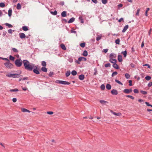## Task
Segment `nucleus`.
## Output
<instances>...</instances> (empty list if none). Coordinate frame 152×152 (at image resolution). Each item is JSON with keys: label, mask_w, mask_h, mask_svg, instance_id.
I'll return each mask as SVG.
<instances>
[{"label": "nucleus", "mask_w": 152, "mask_h": 152, "mask_svg": "<svg viewBox=\"0 0 152 152\" xmlns=\"http://www.w3.org/2000/svg\"><path fill=\"white\" fill-rule=\"evenodd\" d=\"M23 63L25 68L28 70L31 71L34 68H37V67L35 66L34 64L32 63L30 64L29 62L27 60H24L23 61Z\"/></svg>", "instance_id": "nucleus-1"}, {"label": "nucleus", "mask_w": 152, "mask_h": 152, "mask_svg": "<svg viewBox=\"0 0 152 152\" xmlns=\"http://www.w3.org/2000/svg\"><path fill=\"white\" fill-rule=\"evenodd\" d=\"M4 65L7 68L9 69H11L13 68V64L10 63V61L5 63L4 64Z\"/></svg>", "instance_id": "nucleus-2"}, {"label": "nucleus", "mask_w": 152, "mask_h": 152, "mask_svg": "<svg viewBox=\"0 0 152 152\" xmlns=\"http://www.w3.org/2000/svg\"><path fill=\"white\" fill-rule=\"evenodd\" d=\"M15 64L17 67H20L22 65V61L20 59H17L15 61Z\"/></svg>", "instance_id": "nucleus-3"}, {"label": "nucleus", "mask_w": 152, "mask_h": 152, "mask_svg": "<svg viewBox=\"0 0 152 152\" xmlns=\"http://www.w3.org/2000/svg\"><path fill=\"white\" fill-rule=\"evenodd\" d=\"M18 75L15 74L9 73L6 75V76L9 77L17 78Z\"/></svg>", "instance_id": "nucleus-4"}, {"label": "nucleus", "mask_w": 152, "mask_h": 152, "mask_svg": "<svg viewBox=\"0 0 152 152\" xmlns=\"http://www.w3.org/2000/svg\"><path fill=\"white\" fill-rule=\"evenodd\" d=\"M132 89H125L124 90L123 92L125 93L126 94H129L130 93H131L132 92Z\"/></svg>", "instance_id": "nucleus-5"}, {"label": "nucleus", "mask_w": 152, "mask_h": 152, "mask_svg": "<svg viewBox=\"0 0 152 152\" xmlns=\"http://www.w3.org/2000/svg\"><path fill=\"white\" fill-rule=\"evenodd\" d=\"M111 93L113 95H117L118 94L117 91L115 89L112 90L111 91Z\"/></svg>", "instance_id": "nucleus-6"}, {"label": "nucleus", "mask_w": 152, "mask_h": 152, "mask_svg": "<svg viewBox=\"0 0 152 152\" xmlns=\"http://www.w3.org/2000/svg\"><path fill=\"white\" fill-rule=\"evenodd\" d=\"M19 36L21 39L25 38L26 36L23 33H20L19 34Z\"/></svg>", "instance_id": "nucleus-7"}, {"label": "nucleus", "mask_w": 152, "mask_h": 152, "mask_svg": "<svg viewBox=\"0 0 152 152\" xmlns=\"http://www.w3.org/2000/svg\"><path fill=\"white\" fill-rule=\"evenodd\" d=\"M99 102L103 105H106L108 103L107 102L102 100H100Z\"/></svg>", "instance_id": "nucleus-8"}, {"label": "nucleus", "mask_w": 152, "mask_h": 152, "mask_svg": "<svg viewBox=\"0 0 152 152\" xmlns=\"http://www.w3.org/2000/svg\"><path fill=\"white\" fill-rule=\"evenodd\" d=\"M70 84L68 82L61 80L60 84L63 85H69Z\"/></svg>", "instance_id": "nucleus-9"}, {"label": "nucleus", "mask_w": 152, "mask_h": 152, "mask_svg": "<svg viewBox=\"0 0 152 152\" xmlns=\"http://www.w3.org/2000/svg\"><path fill=\"white\" fill-rule=\"evenodd\" d=\"M116 57V55L114 53H111L110 54L109 57L110 58H114Z\"/></svg>", "instance_id": "nucleus-10"}, {"label": "nucleus", "mask_w": 152, "mask_h": 152, "mask_svg": "<svg viewBox=\"0 0 152 152\" xmlns=\"http://www.w3.org/2000/svg\"><path fill=\"white\" fill-rule=\"evenodd\" d=\"M110 61L111 63L114 64L116 63L117 61L116 59L114 58H110Z\"/></svg>", "instance_id": "nucleus-11"}, {"label": "nucleus", "mask_w": 152, "mask_h": 152, "mask_svg": "<svg viewBox=\"0 0 152 152\" xmlns=\"http://www.w3.org/2000/svg\"><path fill=\"white\" fill-rule=\"evenodd\" d=\"M21 111L23 112V113H26V112H28V113H30L31 112V111H30L29 110L26 109L24 108H22L21 109Z\"/></svg>", "instance_id": "nucleus-12"}, {"label": "nucleus", "mask_w": 152, "mask_h": 152, "mask_svg": "<svg viewBox=\"0 0 152 152\" xmlns=\"http://www.w3.org/2000/svg\"><path fill=\"white\" fill-rule=\"evenodd\" d=\"M128 27H129L128 25H126L124 27L123 30L122 31V32L123 33L125 32L126 31V30H127V29L128 28Z\"/></svg>", "instance_id": "nucleus-13"}, {"label": "nucleus", "mask_w": 152, "mask_h": 152, "mask_svg": "<svg viewBox=\"0 0 152 152\" xmlns=\"http://www.w3.org/2000/svg\"><path fill=\"white\" fill-rule=\"evenodd\" d=\"M78 60L80 61H85L86 60V58L84 57H80L78 58Z\"/></svg>", "instance_id": "nucleus-14"}, {"label": "nucleus", "mask_w": 152, "mask_h": 152, "mask_svg": "<svg viewBox=\"0 0 152 152\" xmlns=\"http://www.w3.org/2000/svg\"><path fill=\"white\" fill-rule=\"evenodd\" d=\"M36 69H34L33 70V72H34L37 74H39V71L38 70V69H37V68H36Z\"/></svg>", "instance_id": "nucleus-15"}, {"label": "nucleus", "mask_w": 152, "mask_h": 152, "mask_svg": "<svg viewBox=\"0 0 152 152\" xmlns=\"http://www.w3.org/2000/svg\"><path fill=\"white\" fill-rule=\"evenodd\" d=\"M111 112L114 115H115L120 116L121 115V114L120 113H116L115 112H113L112 111H111Z\"/></svg>", "instance_id": "nucleus-16"}, {"label": "nucleus", "mask_w": 152, "mask_h": 152, "mask_svg": "<svg viewBox=\"0 0 152 152\" xmlns=\"http://www.w3.org/2000/svg\"><path fill=\"white\" fill-rule=\"evenodd\" d=\"M118 60L119 62H121L122 61V57L121 55H118Z\"/></svg>", "instance_id": "nucleus-17"}, {"label": "nucleus", "mask_w": 152, "mask_h": 152, "mask_svg": "<svg viewBox=\"0 0 152 152\" xmlns=\"http://www.w3.org/2000/svg\"><path fill=\"white\" fill-rule=\"evenodd\" d=\"M12 10L11 9H10L8 11V15L9 17H10L12 15Z\"/></svg>", "instance_id": "nucleus-18"}, {"label": "nucleus", "mask_w": 152, "mask_h": 152, "mask_svg": "<svg viewBox=\"0 0 152 152\" xmlns=\"http://www.w3.org/2000/svg\"><path fill=\"white\" fill-rule=\"evenodd\" d=\"M79 78L81 80H83L84 78V76L83 75H80L79 77Z\"/></svg>", "instance_id": "nucleus-19"}, {"label": "nucleus", "mask_w": 152, "mask_h": 152, "mask_svg": "<svg viewBox=\"0 0 152 152\" xmlns=\"http://www.w3.org/2000/svg\"><path fill=\"white\" fill-rule=\"evenodd\" d=\"M66 11H63L61 13V15L63 17H65L66 15Z\"/></svg>", "instance_id": "nucleus-20"}, {"label": "nucleus", "mask_w": 152, "mask_h": 152, "mask_svg": "<svg viewBox=\"0 0 152 152\" xmlns=\"http://www.w3.org/2000/svg\"><path fill=\"white\" fill-rule=\"evenodd\" d=\"M75 19L74 18H72L69 19L68 22L69 23H72L74 21Z\"/></svg>", "instance_id": "nucleus-21"}, {"label": "nucleus", "mask_w": 152, "mask_h": 152, "mask_svg": "<svg viewBox=\"0 0 152 152\" xmlns=\"http://www.w3.org/2000/svg\"><path fill=\"white\" fill-rule=\"evenodd\" d=\"M113 67L117 69H119V66L118 65L116 64H114L113 65Z\"/></svg>", "instance_id": "nucleus-22"}, {"label": "nucleus", "mask_w": 152, "mask_h": 152, "mask_svg": "<svg viewBox=\"0 0 152 152\" xmlns=\"http://www.w3.org/2000/svg\"><path fill=\"white\" fill-rule=\"evenodd\" d=\"M121 53L124 56V57H126L127 55V52L126 50L121 52Z\"/></svg>", "instance_id": "nucleus-23"}, {"label": "nucleus", "mask_w": 152, "mask_h": 152, "mask_svg": "<svg viewBox=\"0 0 152 152\" xmlns=\"http://www.w3.org/2000/svg\"><path fill=\"white\" fill-rule=\"evenodd\" d=\"M21 8V5L20 4L18 3L17 5V8L18 10H20Z\"/></svg>", "instance_id": "nucleus-24"}, {"label": "nucleus", "mask_w": 152, "mask_h": 152, "mask_svg": "<svg viewBox=\"0 0 152 152\" xmlns=\"http://www.w3.org/2000/svg\"><path fill=\"white\" fill-rule=\"evenodd\" d=\"M41 70L44 72H46L47 71V69L45 67H42L41 68Z\"/></svg>", "instance_id": "nucleus-25"}, {"label": "nucleus", "mask_w": 152, "mask_h": 152, "mask_svg": "<svg viewBox=\"0 0 152 152\" xmlns=\"http://www.w3.org/2000/svg\"><path fill=\"white\" fill-rule=\"evenodd\" d=\"M22 29L24 31H27L28 30V27L26 26H24L22 27Z\"/></svg>", "instance_id": "nucleus-26"}, {"label": "nucleus", "mask_w": 152, "mask_h": 152, "mask_svg": "<svg viewBox=\"0 0 152 152\" xmlns=\"http://www.w3.org/2000/svg\"><path fill=\"white\" fill-rule=\"evenodd\" d=\"M106 88L108 90H110L111 89V85L109 84H107L106 86Z\"/></svg>", "instance_id": "nucleus-27"}, {"label": "nucleus", "mask_w": 152, "mask_h": 152, "mask_svg": "<svg viewBox=\"0 0 152 152\" xmlns=\"http://www.w3.org/2000/svg\"><path fill=\"white\" fill-rule=\"evenodd\" d=\"M71 74L75 76L77 75V72L76 71L73 70L71 72Z\"/></svg>", "instance_id": "nucleus-28"}, {"label": "nucleus", "mask_w": 152, "mask_h": 152, "mask_svg": "<svg viewBox=\"0 0 152 152\" xmlns=\"http://www.w3.org/2000/svg\"><path fill=\"white\" fill-rule=\"evenodd\" d=\"M83 55L85 56H87L88 55V52L87 51L85 50L83 51Z\"/></svg>", "instance_id": "nucleus-29"}, {"label": "nucleus", "mask_w": 152, "mask_h": 152, "mask_svg": "<svg viewBox=\"0 0 152 152\" xmlns=\"http://www.w3.org/2000/svg\"><path fill=\"white\" fill-rule=\"evenodd\" d=\"M125 76L126 78L127 79H129L130 77V75L128 73L125 74Z\"/></svg>", "instance_id": "nucleus-30"}, {"label": "nucleus", "mask_w": 152, "mask_h": 152, "mask_svg": "<svg viewBox=\"0 0 152 152\" xmlns=\"http://www.w3.org/2000/svg\"><path fill=\"white\" fill-rule=\"evenodd\" d=\"M61 48L64 50H66V48L65 45L63 44H61Z\"/></svg>", "instance_id": "nucleus-31"}, {"label": "nucleus", "mask_w": 152, "mask_h": 152, "mask_svg": "<svg viewBox=\"0 0 152 152\" xmlns=\"http://www.w3.org/2000/svg\"><path fill=\"white\" fill-rule=\"evenodd\" d=\"M70 72L69 71H67L66 73V77H68L70 74Z\"/></svg>", "instance_id": "nucleus-32"}, {"label": "nucleus", "mask_w": 152, "mask_h": 152, "mask_svg": "<svg viewBox=\"0 0 152 152\" xmlns=\"http://www.w3.org/2000/svg\"><path fill=\"white\" fill-rule=\"evenodd\" d=\"M102 38V36L101 35H97L96 38V40L97 41H98L100 40Z\"/></svg>", "instance_id": "nucleus-33"}, {"label": "nucleus", "mask_w": 152, "mask_h": 152, "mask_svg": "<svg viewBox=\"0 0 152 152\" xmlns=\"http://www.w3.org/2000/svg\"><path fill=\"white\" fill-rule=\"evenodd\" d=\"M2 59L3 60H4L5 61H6L7 62L9 61L10 60L6 58H2L0 57V59Z\"/></svg>", "instance_id": "nucleus-34"}, {"label": "nucleus", "mask_w": 152, "mask_h": 152, "mask_svg": "<svg viewBox=\"0 0 152 152\" xmlns=\"http://www.w3.org/2000/svg\"><path fill=\"white\" fill-rule=\"evenodd\" d=\"M11 92H17L18 91V90L17 88L11 89L10 90Z\"/></svg>", "instance_id": "nucleus-35"}, {"label": "nucleus", "mask_w": 152, "mask_h": 152, "mask_svg": "<svg viewBox=\"0 0 152 152\" xmlns=\"http://www.w3.org/2000/svg\"><path fill=\"white\" fill-rule=\"evenodd\" d=\"M149 10H150V9L149 8H147L146 10L145 11V15L146 16H148V12Z\"/></svg>", "instance_id": "nucleus-36"}, {"label": "nucleus", "mask_w": 152, "mask_h": 152, "mask_svg": "<svg viewBox=\"0 0 152 152\" xmlns=\"http://www.w3.org/2000/svg\"><path fill=\"white\" fill-rule=\"evenodd\" d=\"M51 13L53 15H56L57 14V12L55 10L54 12H51Z\"/></svg>", "instance_id": "nucleus-37"}, {"label": "nucleus", "mask_w": 152, "mask_h": 152, "mask_svg": "<svg viewBox=\"0 0 152 152\" xmlns=\"http://www.w3.org/2000/svg\"><path fill=\"white\" fill-rule=\"evenodd\" d=\"M126 96L127 97L130 98L132 99H134V98L133 96H131V95H126Z\"/></svg>", "instance_id": "nucleus-38"}, {"label": "nucleus", "mask_w": 152, "mask_h": 152, "mask_svg": "<svg viewBox=\"0 0 152 152\" xmlns=\"http://www.w3.org/2000/svg\"><path fill=\"white\" fill-rule=\"evenodd\" d=\"M5 5L4 3L1 2L0 3V7H5Z\"/></svg>", "instance_id": "nucleus-39"}, {"label": "nucleus", "mask_w": 152, "mask_h": 152, "mask_svg": "<svg viewBox=\"0 0 152 152\" xmlns=\"http://www.w3.org/2000/svg\"><path fill=\"white\" fill-rule=\"evenodd\" d=\"M120 39H117L115 41V43L119 45L120 44Z\"/></svg>", "instance_id": "nucleus-40"}, {"label": "nucleus", "mask_w": 152, "mask_h": 152, "mask_svg": "<svg viewBox=\"0 0 152 152\" xmlns=\"http://www.w3.org/2000/svg\"><path fill=\"white\" fill-rule=\"evenodd\" d=\"M80 46L82 48H84L85 46V43L83 42L80 44Z\"/></svg>", "instance_id": "nucleus-41"}, {"label": "nucleus", "mask_w": 152, "mask_h": 152, "mask_svg": "<svg viewBox=\"0 0 152 152\" xmlns=\"http://www.w3.org/2000/svg\"><path fill=\"white\" fill-rule=\"evenodd\" d=\"M140 92L143 95H145L147 94V92L146 91L141 90L140 91Z\"/></svg>", "instance_id": "nucleus-42"}, {"label": "nucleus", "mask_w": 152, "mask_h": 152, "mask_svg": "<svg viewBox=\"0 0 152 152\" xmlns=\"http://www.w3.org/2000/svg\"><path fill=\"white\" fill-rule=\"evenodd\" d=\"M9 58L10 60L14 61L15 59V58L11 55H10L9 57Z\"/></svg>", "instance_id": "nucleus-43"}, {"label": "nucleus", "mask_w": 152, "mask_h": 152, "mask_svg": "<svg viewBox=\"0 0 152 152\" xmlns=\"http://www.w3.org/2000/svg\"><path fill=\"white\" fill-rule=\"evenodd\" d=\"M151 77L149 76H147L145 77V79L147 80H150L151 79Z\"/></svg>", "instance_id": "nucleus-44"}, {"label": "nucleus", "mask_w": 152, "mask_h": 152, "mask_svg": "<svg viewBox=\"0 0 152 152\" xmlns=\"http://www.w3.org/2000/svg\"><path fill=\"white\" fill-rule=\"evenodd\" d=\"M42 65L44 66H45L46 65V62L45 61H42Z\"/></svg>", "instance_id": "nucleus-45"}, {"label": "nucleus", "mask_w": 152, "mask_h": 152, "mask_svg": "<svg viewBox=\"0 0 152 152\" xmlns=\"http://www.w3.org/2000/svg\"><path fill=\"white\" fill-rule=\"evenodd\" d=\"M115 81L116 82H117V83L120 84V85H123V83H121L120 81H119L118 80H115Z\"/></svg>", "instance_id": "nucleus-46"}, {"label": "nucleus", "mask_w": 152, "mask_h": 152, "mask_svg": "<svg viewBox=\"0 0 152 152\" xmlns=\"http://www.w3.org/2000/svg\"><path fill=\"white\" fill-rule=\"evenodd\" d=\"M5 25L7 26H8L9 27L11 28L12 27V26L11 24H9L8 23H6L5 24Z\"/></svg>", "instance_id": "nucleus-47"}, {"label": "nucleus", "mask_w": 152, "mask_h": 152, "mask_svg": "<svg viewBox=\"0 0 152 152\" xmlns=\"http://www.w3.org/2000/svg\"><path fill=\"white\" fill-rule=\"evenodd\" d=\"M118 73L116 72H113L112 74V76L114 77V76L116 75Z\"/></svg>", "instance_id": "nucleus-48"}, {"label": "nucleus", "mask_w": 152, "mask_h": 152, "mask_svg": "<svg viewBox=\"0 0 152 152\" xmlns=\"http://www.w3.org/2000/svg\"><path fill=\"white\" fill-rule=\"evenodd\" d=\"M101 88L102 90H104L105 88V86L103 84L101 86Z\"/></svg>", "instance_id": "nucleus-49"}, {"label": "nucleus", "mask_w": 152, "mask_h": 152, "mask_svg": "<svg viewBox=\"0 0 152 152\" xmlns=\"http://www.w3.org/2000/svg\"><path fill=\"white\" fill-rule=\"evenodd\" d=\"M102 2L104 4H105L107 3V0H102Z\"/></svg>", "instance_id": "nucleus-50"}, {"label": "nucleus", "mask_w": 152, "mask_h": 152, "mask_svg": "<svg viewBox=\"0 0 152 152\" xmlns=\"http://www.w3.org/2000/svg\"><path fill=\"white\" fill-rule=\"evenodd\" d=\"M110 63H107L105 64V66L106 67H110Z\"/></svg>", "instance_id": "nucleus-51"}, {"label": "nucleus", "mask_w": 152, "mask_h": 152, "mask_svg": "<svg viewBox=\"0 0 152 152\" xmlns=\"http://www.w3.org/2000/svg\"><path fill=\"white\" fill-rule=\"evenodd\" d=\"M12 50L14 52H18V50L15 48H12Z\"/></svg>", "instance_id": "nucleus-52"}, {"label": "nucleus", "mask_w": 152, "mask_h": 152, "mask_svg": "<svg viewBox=\"0 0 152 152\" xmlns=\"http://www.w3.org/2000/svg\"><path fill=\"white\" fill-rule=\"evenodd\" d=\"M134 92L136 94H137L139 93L138 90L137 89H134Z\"/></svg>", "instance_id": "nucleus-53"}, {"label": "nucleus", "mask_w": 152, "mask_h": 152, "mask_svg": "<svg viewBox=\"0 0 152 152\" xmlns=\"http://www.w3.org/2000/svg\"><path fill=\"white\" fill-rule=\"evenodd\" d=\"M79 19L80 20L81 23H84V21L82 17H80L79 18Z\"/></svg>", "instance_id": "nucleus-54"}, {"label": "nucleus", "mask_w": 152, "mask_h": 152, "mask_svg": "<svg viewBox=\"0 0 152 152\" xmlns=\"http://www.w3.org/2000/svg\"><path fill=\"white\" fill-rule=\"evenodd\" d=\"M140 11V10L139 9H138L137 10V12L136 13V15L137 16H138L139 15V13Z\"/></svg>", "instance_id": "nucleus-55"}, {"label": "nucleus", "mask_w": 152, "mask_h": 152, "mask_svg": "<svg viewBox=\"0 0 152 152\" xmlns=\"http://www.w3.org/2000/svg\"><path fill=\"white\" fill-rule=\"evenodd\" d=\"M129 86H132V81L131 80H130L129 81Z\"/></svg>", "instance_id": "nucleus-56"}, {"label": "nucleus", "mask_w": 152, "mask_h": 152, "mask_svg": "<svg viewBox=\"0 0 152 152\" xmlns=\"http://www.w3.org/2000/svg\"><path fill=\"white\" fill-rule=\"evenodd\" d=\"M108 51V49H104L103 50V52L105 53H107V52Z\"/></svg>", "instance_id": "nucleus-57"}, {"label": "nucleus", "mask_w": 152, "mask_h": 152, "mask_svg": "<svg viewBox=\"0 0 152 152\" xmlns=\"http://www.w3.org/2000/svg\"><path fill=\"white\" fill-rule=\"evenodd\" d=\"M14 31V30H13ZM8 32L10 34H12V30L11 29H10L8 30Z\"/></svg>", "instance_id": "nucleus-58"}, {"label": "nucleus", "mask_w": 152, "mask_h": 152, "mask_svg": "<svg viewBox=\"0 0 152 152\" xmlns=\"http://www.w3.org/2000/svg\"><path fill=\"white\" fill-rule=\"evenodd\" d=\"M47 114L49 115H52L53 114V112L52 111H49L47 112Z\"/></svg>", "instance_id": "nucleus-59"}, {"label": "nucleus", "mask_w": 152, "mask_h": 152, "mask_svg": "<svg viewBox=\"0 0 152 152\" xmlns=\"http://www.w3.org/2000/svg\"><path fill=\"white\" fill-rule=\"evenodd\" d=\"M148 86L149 87L151 86H152V82L149 83Z\"/></svg>", "instance_id": "nucleus-60"}, {"label": "nucleus", "mask_w": 152, "mask_h": 152, "mask_svg": "<svg viewBox=\"0 0 152 152\" xmlns=\"http://www.w3.org/2000/svg\"><path fill=\"white\" fill-rule=\"evenodd\" d=\"M61 81V80H56L55 82L56 83H59V84H60Z\"/></svg>", "instance_id": "nucleus-61"}, {"label": "nucleus", "mask_w": 152, "mask_h": 152, "mask_svg": "<svg viewBox=\"0 0 152 152\" xmlns=\"http://www.w3.org/2000/svg\"><path fill=\"white\" fill-rule=\"evenodd\" d=\"M53 75V72H50L49 74V76H51L52 75Z\"/></svg>", "instance_id": "nucleus-62"}, {"label": "nucleus", "mask_w": 152, "mask_h": 152, "mask_svg": "<svg viewBox=\"0 0 152 152\" xmlns=\"http://www.w3.org/2000/svg\"><path fill=\"white\" fill-rule=\"evenodd\" d=\"M138 101L140 102H144V101L142 99H139Z\"/></svg>", "instance_id": "nucleus-63"}, {"label": "nucleus", "mask_w": 152, "mask_h": 152, "mask_svg": "<svg viewBox=\"0 0 152 152\" xmlns=\"http://www.w3.org/2000/svg\"><path fill=\"white\" fill-rule=\"evenodd\" d=\"M12 101L14 102H15L17 101V99L16 98H13L12 99Z\"/></svg>", "instance_id": "nucleus-64"}]
</instances>
